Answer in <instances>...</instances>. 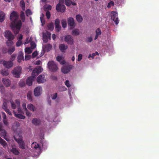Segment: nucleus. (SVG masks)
Wrapping results in <instances>:
<instances>
[{"instance_id":"1","label":"nucleus","mask_w":159,"mask_h":159,"mask_svg":"<svg viewBox=\"0 0 159 159\" xmlns=\"http://www.w3.org/2000/svg\"><path fill=\"white\" fill-rule=\"evenodd\" d=\"M18 16L17 12L13 11L10 16V19L12 21L10 26L14 33L15 34H18L22 25L20 20L17 21Z\"/></svg>"},{"instance_id":"2","label":"nucleus","mask_w":159,"mask_h":159,"mask_svg":"<svg viewBox=\"0 0 159 159\" xmlns=\"http://www.w3.org/2000/svg\"><path fill=\"white\" fill-rule=\"evenodd\" d=\"M7 133L6 130L3 129V125L0 123V136L3 138L7 141L9 140V139L6 137ZM0 143L5 148L7 145V142L0 137Z\"/></svg>"},{"instance_id":"3","label":"nucleus","mask_w":159,"mask_h":159,"mask_svg":"<svg viewBox=\"0 0 159 159\" xmlns=\"http://www.w3.org/2000/svg\"><path fill=\"white\" fill-rule=\"evenodd\" d=\"M48 66L49 70L52 72H55L58 69L57 65L53 61H49Z\"/></svg>"},{"instance_id":"4","label":"nucleus","mask_w":159,"mask_h":159,"mask_svg":"<svg viewBox=\"0 0 159 159\" xmlns=\"http://www.w3.org/2000/svg\"><path fill=\"white\" fill-rule=\"evenodd\" d=\"M0 64H2L5 68L7 69L11 68L13 66V63L11 61H7L3 60H0Z\"/></svg>"},{"instance_id":"5","label":"nucleus","mask_w":159,"mask_h":159,"mask_svg":"<svg viewBox=\"0 0 159 159\" xmlns=\"http://www.w3.org/2000/svg\"><path fill=\"white\" fill-rule=\"evenodd\" d=\"M21 68L20 66L16 67L12 71V73L16 78H19L21 70Z\"/></svg>"},{"instance_id":"6","label":"nucleus","mask_w":159,"mask_h":159,"mask_svg":"<svg viewBox=\"0 0 159 159\" xmlns=\"http://www.w3.org/2000/svg\"><path fill=\"white\" fill-rule=\"evenodd\" d=\"M14 139L18 143L19 147L22 149L25 148V143L22 139H17L15 136L14 137Z\"/></svg>"},{"instance_id":"7","label":"nucleus","mask_w":159,"mask_h":159,"mask_svg":"<svg viewBox=\"0 0 159 159\" xmlns=\"http://www.w3.org/2000/svg\"><path fill=\"white\" fill-rule=\"evenodd\" d=\"M111 19L114 21L116 25H117L119 22L117 13L116 11H112L111 12Z\"/></svg>"},{"instance_id":"8","label":"nucleus","mask_w":159,"mask_h":159,"mask_svg":"<svg viewBox=\"0 0 159 159\" xmlns=\"http://www.w3.org/2000/svg\"><path fill=\"white\" fill-rule=\"evenodd\" d=\"M4 36L8 40H13L14 39V35L9 30H7L5 32Z\"/></svg>"},{"instance_id":"9","label":"nucleus","mask_w":159,"mask_h":159,"mask_svg":"<svg viewBox=\"0 0 159 159\" xmlns=\"http://www.w3.org/2000/svg\"><path fill=\"white\" fill-rule=\"evenodd\" d=\"M64 40L68 44L70 45L73 44L74 43V39L70 35H68L66 36L65 37Z\"/></svg>"},{"instance_id":"10","label":"nucleus","mask_w":159,"mask_h":159,"mask_svg":"<svg viewBox=\"0 0 159 159\" xmlns=\"http://www.w3.org/2000/svg\"><path fill=\"white\" fill-rule=\"evenodd\" d=\"M56 9L58 12H64L66 7L64 5H61L60 3H58L57 5Z\"/></svg>"},{"instance_id":"11","label":"nucleus","mask_w":159,"mask_h":159,"mask_svg":"<svg viewBox=\"0 0 159 159\" xmlns=\"http://www.w3.org/2000/svg\"><path fill=\"white\" fill-rule=\"evenodd\" d=\"M46 80L44 75H39L37 78V81L39 84L44 83L46 81Z\"/></svg>"},{"instance_id":"12","label":"nucleus","mask_w":159,"mask_h":159,"mask_svg":"<svg viewBox=\"0 0 159 159\" xmlns=\"http://www.w3.org/2000/svg\"><path fill=\"white\" fill-rule=\"evenodd\" d=\"M42 88L38 86L36 87L34 90V94L35 96H38L41 94Z\"/></svg>"},{"instance_id":"13","label":"nucleus","mask_w":159,"mask_h":159,"mask_svg":"<svg viewBox=\"0 0 159 159\" xmlns=\"http://www.w3.org/2000/svg\"><path fill=\"white\" fill-rule=\"evenodd\" d=\"M55 28L56 30L59 32L61 30V27L60 26V20L58 19H57L55 21Z\"/></svg>"},{"instance_id":"14","label":"nucleus","mask_w":159,"mask_h":159,"mask_svg":"<svg viewBox=\"0 0 159 159\" xmlns=\"http://www.w3.org/2000/svg\"><path fill=\"white\" fill-rule=\"evenodd\" d=\"M71 68L70 66H65L61 69V70L62 73L66 74L70 71Z\"/></svg>"},{"instance_id":"15","label":"nucleus","mask_w":159,"mask_h":159,"mask_svg":"<svg viewBox=\"0 0 159 159\" xmlns=\"http://www.w3.org/2000/svg\"><path fill=\"white\" fill-rule=\"evenodd\" d=\"M32 123L34 125L37 126L39 125L41 123V120L39 119L34 118L32 120Z\"/></svg>"},{"instance_id":"16","label":"nucleus","mask_w":159,"mask_h":159,"mask_svg":"<svg viewBox=\"0 0 159 159\" xmlns=\"http://www.w3.org/2000/svg\"><path fill=\"white\" fill-rule=\"evenodd\" d=\"M2 81L4 84L7 87L9 86L11 84V81L8 79L3 78L2 79Z\"/></svg>"},{"instance_id":"17","label":"nucleus","mask_w":159,"mask_h":159,"mask_svg":"<svg viewBox=\"0 0 159 159\" xmlns=\"http://www.w3.org/2000/svg\"><path fill=\"white\" fill-rule=\"evenodd\" d=\"M59 48L61 52H65V50L67 49L68 46L64 44H61L59 45Z\"/></svg>"},{"instance_id":"18","label":"nucleus","mask_w":159,"mask_h":159,"mask_svg":"<svg viewBox=\"0 0 159 159\" xmlns=\"http://www.w3.org/2000/svg\"><path fill=\"white\" fill-rule=\"evenodd\" d=\"M68 25L70 26H75L74 20L73 18L71 17H70L68 19Z\"/></svg>"},{"instance_id":"19","label":"nucleus","mask_w":159,"mask_h":159,"mask_svg":"<svg viewBox=\"0 0 159 159\" xmlns=\"http://www.w3.org/2000/svg\"><path fill=\"white\" fill-rule=\"evenodd\" d=\"M63 58V57L62 56H58L57 57L56 60H57L60 62L61 64L63 65L65 64V61L64 60L61 61Z\"/></svg>"},{"instance_id":"20","label":"nucleus","mask_w":159,"mask_h":159,"mask_svg":"<svg viewBox=\"0 0 159 159\" xmlns=\"http://www.w3.org/2000/svg\"><path fill=\"white\" fill-rule=\"evenodd\" d=\"M27 107L29 110L33 111H34L36 110V108L35 106L31 103L28 104Z\"/></svg>"},{"instance_id":"21","label":"nucleus","mask_w":159,"mask_h":159,"mask_svg":"<svg viewBox=\"0 0 159 159\" xmlns=\"http://www.w3.org/2000/svg\"><path fill=\"white\" fill-rule=\"evenodd\" d=\"M96 35L94 38V40L97 39L99 35H100L102 33V32L101 30L98 28L96 30Z\"/></svg>"},{"instance_id":"22","label":"nucleus","mask_w":159,"mask_h":159,"mask_svg":"<svg viewBox=\"0 0 159 159\" xmlns=\"http://www.w3.org/2000/svg\"><path fill=\"white\" fill-rule=\"evenodd\" d=\"M43 69L42 67L40 66H39L36 68H35L33 70V73L37 72L38 74H39L41 73L43 70Z\"/></svg>"},{"instance_id":"23","label":"nucleus","mask_w":159,"mask_h":159,"mask_svg":"<svg viewBox=\"0 0 159 159\" xmlns=\"http://www.w3.org/2000/svg\"><path fill=\"white\" fill-rule=\"evenodd\" d=\"M14 116L17 118L21 119H24L25 118V116L22 115L21 114L16 113L14 111H13Z\"/></svg>"},{"instance_id":"24","label":"nucleus","mask_w":159,"mask_h":159,"mask_svg":"<svg viewBox=\"0 0 159 159\" xmlns=\"http://www.w3.org/2000/svg\"><path fill=\"white\" fill-rule=\"evenodd\" d=\"M34 79L32 77L30 76L26 80V83L29 86H30L32 84L33 81Z\"/></svg>"},{"instance_id":"25","label":"nucleus","mask_w":159,"mask_h":159,"mask_svg":"<svg viewBox=\"0 0 159 159\" xmlns=\"http://www.w3.org/2000/svg\"><path fill=\"white\" fill-rule=\"evenodd\" d=\"M10 151L11 152H12L13 154L15 155H18L20 153V152L18 150L15 148H12V149H11Z\"/></svg>"},{"instance_id":"26","label":"nucleus","mask_w":159,"mask_h":159,"mask_svg":"<svg viewBox=\"0 0 159 159\" xmlns=\"http://www.w3.org/2000/svg\"><path fill=\"white\" fill-rule=\"evenodd\" d=\"M1 73L3 76H7L9 74L8 70L5 69L2 70Z\"/></svg>"},{"instance_id":"27","label":"nucleus","mask_w":159,"mask_h":159,"mask_svg":"<svg viewBox=\"0 0 159 159\" xmlns=\"http://www.w3.org/2000/svg\"><path fill=\"white\" fill-rule=\"evenodd\" d=\"M23 53L21 52L19 53V55L18 56L17 59L18 62H20L22 60L24 59Z\"/></svg>"},{"instance_id":"28","label":"nucleus","mask_w":159,"mask_h":159,"mask_svg":"<svg viewBox=\"0 0 159 159\" xmlns=\"http://www.w3.org/2000/svg\"><path fill=\"white\" fill-rule=\"evenodd\" d=\"M72 34L73 35H78L80 34V31L78 29H75L72 31Z\"/></svg>"},{"instance_id":"29","label":"nucleus","mask_w":159,"mask_h":159,"mask_svg":"<svg viewBox=\"0 0 159 159\" xmlns=\"http://www.w3.org/2000/svg\"><path fill=\"white\" fill-rule=\"evenodd\" d=\"M52 46L50 44H47L45 45L44 48L46 51L47 52L49 51L51 49Z\"/></svg>"},{"instance_id":"30","label":"nucleus","mask_w":159,"mask_h":159,"mask_svg":"<svg viewBox=\"0 0 159 159\" xmlns=\"http://www.w3.org/2000/svg\"><path fill=\"white\" fill-rule=\"evenodd\" d=\"M48 30L52 31L54 28V24L52 22H51L48 25Z\"/></svg>"},{"instance_id":"31","label":"nucleus","mask_w":159,"mask_h":159,"mask_svg":"<svg viewBox=\"0 0 159 159\" xmlns=\"http://www.w3.org/2000/svg\"><path fill=\"white\" fill-rule=\"evenodd\" d=\"M76 19L77 21L79 23H81L83 20V18L80 15L78 14L76 16Z\"/></svg>"},{"instance_id":"32","label":"nucleus","mask_w":159,"mask_h":159,"mask_svg":"<svg viewBox=\"0 0 159 159\" xmlns=\"http://www.w3.org/2000/svg\"><path fill=\"white\" fill-rule=\"evenodd\" d=\"M5 14L2 11L0 12V22H2L5 19Z\"/></svg>"},{"instance_id":"33","label":"nucleus","mask_w":159,"mask_h":159,"mask_svg":"<svg viewBox=\"0 0 159 159\" xmlns=\"http://www.w3.org/2000/svg\"><path fill=\"white\" fill-rule=\"evenodd\" d=\"M27 99L30 101L32 100V92L31 91L28 92L27 94Z\"/></svg>"},{"instance_id":"34","label":"nucleus","mask_w":159,"mask_h":159,"mask_svg":"<svg viewBox=\"0 0 159 159\" xmlns=\"http://www.w3.org/2000/svg\"><path fill=\"white\" fill-rule=\"evenodd\" d=\"M61 23L62 26L63 28H65L66 27L67 23L65 19H63L62 20Z\"/></svg>"},{"instance_id":"35","label":"nucleus","mask_w":159,"mask_h":159,"mask_svg":"<svg viewBox=\"0 0 159 159\" xmlns=\"http://www.w3.org/2000/svg\"><path fill=\"white\" fill-rule=\"evenodd\" d=\"M66 88L64 86H60L58 88V90L60 92H63L66 90Z\"/></svg>"},{"instance_id":"36","label":"nucleus","mask_w":159,"mask_h":159,"mask_svg":"<svg viewBox=\"0 0 159 159\" xmlns=\"http://www.w3.org/2000/svg\"><path fill=\"white\" fill-rule=\"evenodd\" d=\"M2 107L4 110H5L7 108V104L5 101H3Z\"/></svg>"},{"instance_id":"37","label":"nucleus","mask_w":159,"mask_h":159,"mask_svg":"<svg viewBox=\"0 0 159 159\" xmlns=\"http://www.w3.org/2000/svg\"><path fill=\"white\" fill-rule=\"evenodd\" d=\"M15 49L14 47H13L12 48H9L8 51L9 54H11L14 51Z\"/></svg>"},{"instance_id":"38","label":"nucleus","mask_w":159,"mask_h":159,"mask_svg":"<svg viewBox=\"0 0 159 159\" xmlns=\"http://www.w3.org/2000/svg\"><path fill=\"white\" fill-rule=\"evenodd\" d=\"M31 146L32 148H34L36 149L39 147V145L36 143H32Z\"/></svg>"},{"instance_id":"39","label":"nucleus","mask_w":159,"mask_h":159,"mask_svg":"<svg viewBox=\"0 0 159 159\" xmlns=\"http://www.w3.org/2000/svg\"><path fill=\"white\" fill-rule=\"evenodd\" d=\"M12 40H8V41L6 42L7 45L8 46H11L12 45L13 43V42L12 41Z\"/></svg>"},{"instance_id":"40","label":"nucleus","mask_w":159,"mask_h":159,"mask_svg":"<svg viewBox=\"0 0 159 159\" xmlns=\"http://www.w3.org/2000/svg\"><path fill=\"white\" fill-rule=\"evenodd\" d=\"M5 88L4 86L2 84L0 85V91L2 93H3L5 92Z\"/></svg>"},{"instance_id":"41","label":"nucleus","mask_w":159,"mask_h":159,"mask_svg":"<svg viewBox=\"0 0 159 159\" xmlns=\"http://www.w3.org/2000/svg\"><path fill=\"white\" fill-rule=\"evenodd\" d=\"M25 52L28 54H30L32 52V50L29 48H26L25 49Z\"/></svg>"},{"instance_id":"42","label":"nucleus","mask_w":159,"mask_h":159,"mask_svg":"<svg viewBox=\"0 0 159 159\" xmlns=\"http://www.w3.org/2000/svg\"><path fill=\"white\" fill-rule=\"evenodd\" d=\"M47 35H48V36H47L45 34H43V40L44 41L47 42V41H46L45 39H48V36H50L51 35V34L50 33L48 32Z\"/></svg>"},{"instance_id":"43","label":"nucleus","mask_w":159,"mask_h":159,"mask_svg":"<svg viewBox=\"0 0 159 159\" xmlns=\"http://www.w3.org/2000/svg\"><path fill=\"white\" fill-rule=\"evenodd\" d=\"M26 14L27 16H28L29 15H32V12L29 9H27L25 11Z\"/></svg>"},{"instance_id":"44","label":"nucleus","mask_w":159,"mask_h":159,"mask_svg":"<svg viewBox=\"0 0 159 159\" xmlns=\"http://www.w3.org/2000/svg\"><path fill=\"white\" fill-rule=\"evenodd\" d=\"M16 56V54H13L11 56V58H10V61H11L12 62V61L14 60Z\"/></svg>"},{"instance_id":"45","label":"nucleus","mask_w":159,"mask_h":159,"mask_svg":"<svg viewBox=\"0 0 159 159\" xmlns=\"http://www.w3.org/2000/svg\"><path fill=\"white\" fill-rule=\"evenodd\" d=\"M114 5V3L113 1H110L108 3L107 6L108 8L110 7L111 6H113Z\"/></svg>"},{"instance_id":"46","label":"nucleus","mask_w":159,"mask_h":159,"mask_svg":"<svg viewBox=\"0 0 159 159\" xmlns=\"http://www.w3.org/2000/svg\"><path fill=\"white\" fill-rule=\"evenodd\" d=\"M65 4L68 6H70L71 4V1L70 0H65Z\"/></svg>"},{"instance_id":"47","label":"nucleus","mask_w":159,"mask_h":159,"mask_svg":"<svg viewBox=\"0 0 159 159\" xmlns=\"http://www.w3.org/2000/svg\"><path fill=\"white\" fill-rule=\"evenodd\" d=\"M38 53L37 51H34L32 54V58L35 57L38 55Z\"/></svg>"},{"instance_id":"48","label":"nucleus","mask_w":159,"mask_h":159,"mask_svg":"<svg viewBox=\"0 0 159 159\" xmlns=\"http://www.w3.org/2000/svg\"><path fill=\"white\" fill-rule=\"evenodd\" d=\"M38 74L37 72H34L33 73V72L32 73V76H31V77H32L34 79V78L37 75H38Z\"/></svg>"},{"instance_id":"49","label":"nucleus","mask_w":159,"mask_h":159,"mask_svg":"<svg viewBox=\"0 0 159 159\" xmlns=\"http://www.w3.org/2000/svg\"><path fill=\"white\" fill-rule=\"evenodd\" d=\"M65 84L68 88L70 87L71 86V85L70 84L69 81L68 80H67L65 81Z\"/></svg>"},{"instance_id":"50","label":"nucleus","mask_w":159,"mask_h":159,"mask_svg":"<svg viewBox=\"0 0 159 159\" xmlns=\"http://www.w3.org/2000/svg\"><path fill=\"white\" fill-rule=\"evenodd\" d=\"M11 107L12 109H15L16 108V105L15 103L13 101L11 102Z\"/></svg>"},{"instance_id":"51","label":"nucleus","mask_w":159,"mask_h":159,"mask_svg":"<svg viewBox=\"0 0 159 159\" xmlns=\"http://www.w3.org/2000/svg\"><path fill=\"white\" fill-rule=\"evenodd\" d=\"M20 17L22 20H25V16L24 12L23 11H21L20 13Z\"/></svg>"},{"instance_id":"52","label":"nucleus","mask_w":159,"mask_h":159,"mask_svg":"<svg viewBox=\"0 0 159 159\" xmlns=\"http://www.w3.org/2000/svg\"><path fill=\"white\" fill-rule=\"evenodd\" d=\"M40 19L42 23V26H43L45 24V20L43 17L41 16Z\"/></svg>"},{"instance_id":"53","label":"nucleus","mask_w":159,"mask_h":159,"mask_svg":"<svg viewBox=\"0 0 159 159\" xmlns=\"http://www.w3.org/2000/svg\"><path fill=\"white\" fill-rule=\"evenodd\" d=\"M46 15L47 18L48 19H49L50 18V16H51V14H50V12L49 11H46Z\"/></svg>"},{"instance_id":"54","label":"nucleus","mask_w":159,"mask_h":159,"mask_svg":"<svg viewBox=\"0 0 159 159\" xmlns=\"http://www.w3.org/2000/svg\"><path fill=\"white\" fill-rule=\"evenodd\" d=\"M31 47L32 48L34 49L36 47V44L34 42H31L30 43Z\"/></svg>"},{"instance_id":"55","label":"nucleus","mask_w":159,"mask_h":159,"mask_svg":"<svg viewBox=\"0 0 159 159\" xmlns=\"http://www.w3.org/2000/svg\"><path fill=\"white\" fill-rule=\"evenodd\" d=\"M22 44V41L18 40L16 43V45L17 47H19Z\"/></svg>"},{"instance_id":"56","label":"nucleus","mask_w":159,"mask_h":159,"mask_svg":"<svg viewBox=\"0 0 159 159\" xmlns=\"http://www.w3.org/2000/svg\"><path fill=\"white\" fill-rule=\"evenodd\" d=\"M57 93H56L53 94L52 95V99H55L57 97Z\"/></svg>"},{"instance_id":"57","label":"nucleus","mask_w":159,"mask_h":159,"mask_svg":"<svg viewBox=\"0 0 159 159\" xmlns=\"http://www.w3.org/2000/svg\"><path fill=\"white\" fill-rule=\"evenodd\" d=\"M15 102L18 107H19L20 105V100L18 99L16 100H15Z\"/></svg>"},{"instance_id":"58","label":"nucleus","mask_w":159,"mask_h":159,"mask_svg":"<svg viewBox=\"0 0 159 159\" xmlns=\"http://www.w3.org/2000/svg\"><path fill=\"white\" fill-rule=\"evenodd\" d=\"M22 106L24 110L25 111L27 110V109L26 107V103L25 102H23L22 104Z\"/></svg>"},{"instance_id":"59","label":"nucleus","mask_w":159,"mask_h":159,"mask_svg":"<svg viewBox=\"0 0 159 159\" xmlns=\"http://www.w3.org/2000/svg\"><path fill=\"white\" fill-rule=\"evenodd\" d=\"M82 58V55L81 54H79L78 56V61H80L81 60Z\"/></svg>"},{"instance_id":"60","label":"nucleus","mask_w":159,"mask_h":159,"mask_svg":"<svg viewBox=\"0 0 159 159\" xmlns=\"http://www.w3.org/2000/svg\"><path fill=\"white\" fill-rule=\"evenodd\" d=\"M9 115H11V113L10 111L8 109V108L7 109H5V110H4Z\"/></svg>"},{"instance_id":"61","label":"nucleus","mask_w":159,"mask_h":159,"mask_svg":"<svg viewBox=\"0 0 159 159\" xmlns=\"http://www.w3.org/2000/svg\"><path fill=\"white\" fill-rule=\"evenodd\" d=\"M20 4L21 7L25 6V2L23 0H21L20 1Z\"/></svg>"},{"instance_id":"62","label":"nucleus","mask_w":159,"mask_h":159,"mask_svg":"<svg viewBox=\"0 0 159 159\" xmlns=\"http://www.w3.org/2000/svg\"><path fill=\"white\" fill-rule=\"evenodd\" d=\"M31 57L30 56V55H25V59L26 60H29Z\"/></svg>"},{"instance_id":"63","label":"nucleus","mask_w":159,"mask_h":159,"mask_svg":"<svg viewBox=\"0 0 159 159\" xmlns=\"http://www.w3.org/2000/svg\"><path fill=\"white\" fill-rule=\"evenodd\" d=\"M23 38V35L21 34H20L19 35V36L18 38V40L21 41Z\"/></svg>"},{"instance_id":"64","label":"nucleus","mask_w":159,"mask_h":159,"mask_svg":"<svg viewBox=\"0 0 159 159\" xmlns=\"http://www.w3.org/2000/svg\"><path fill=\"white\" fill-rule=\"evenodd\" d=\"M87 40V42H91L93 41V39L91 37H90L88 38Z\"/></svg>"}]
</instances>
